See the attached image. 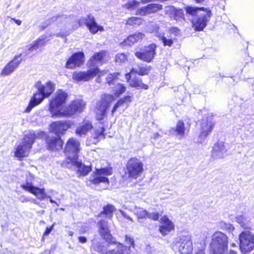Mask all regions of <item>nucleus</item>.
Segmentation results:
<instances>
[{"label":"nucleus","instance_id":"obj_59","mask_svg":"<svg viewBox=\"0 0 254 254\" xmlns=\"http://www.w3.org/2000/svg\"><path fill=\"white\" fill-rule=\"evenodd\" d=\"M11 20L15 22L18 25H20L21 24V21L18 19H16L14 18H12Z\"/></svg>","mask_w":254,"mask_h":254},{"label":"nucleus","instance_id":"obj_44","mask_svg":"<svg viewBox=\"0 0 254 254\" xmlns=\"http://www.w3.org/2000/svg\"><path fill=\"white\" fill-rule=\"evenodd\" d=\"M148 11L149 13H154L162 9V5L159 4L151 3L147 5Z\"/></svg>","mask_w":254,"mask_h":254},{"label":"nucleus","instance_id":"obj_22","mask_svg":"<svg viewBox=\"0 0 254 254\" xmlns=\"http://www.w3.org/2000/svg\"><path fill=\"white\" fill-rule=\"evenodd\" d=\"M161 220L162 225L159 227V232L163 236H166L174 229V225L166 216H163Z\"/></svg>","mask_w":254,"mask_h":254},{"label":"nucleus","instance_id":"obj_45","mask_svg":"<svg viewBox=\"0 0 254 254\" xmlns=\"http://www.w3.org/2000/svg\"><path fill=\"white\" fill-rule=\"evenodd\" d=\"M142 22V19L140 18L137 17H132L129 18L126 22L127 25H140Z\"/></svg>","mask_w":254,"mask_h":254},{"label":"nucleus","instance_id":"obj_6","mask_svg":"<svg viewBox=\"0 0 254 254\" xmlns=\"http://www.w3.org/2000/svg\"><path fill=\"white\" fill-rule=\"evenodd\" d=\"M115 100L112 95L104 94L101 97V100L97 102L95 112L98 120L101 121L105 116L106 111L111 104Z\"/></svg>","mask_w":254,"mask_h":254},{"label":"nucleus","instance_id":"obj_34","mask_svg":"<svg viewBox=\"0 0 254 254\" xmlns=\"http://www.w3.org/2000/svg\"><path fill=\"white\" fill-rule=\"evenodd\" d=\"M207 8L203 7H198L191 6H187L185 8L187 14L192 16H198L199 14L201 13L200 11L203 12Z\"/></svg>","mask_w":254,"mask_h":254},{"label":"nucleus","instance_id":"obj_25","mask_svg":"<svg viewBox=\"0 0 254 254\" xmlns=\"http://www.w3.org/2000/svg\"><path fill=\"white\" fill-rule=\"evenodd\" d=\"M46 142L48 149L51 150H59L62 148L63 145V141L59 136L48 137L47 138Z\"/></svg>","mask_w":254,"mask_h":254},{"label":"nucleus","instance_id":"obj_10","mask_svg":"<svg viewBox=\"0 0 254 254\" xmlns=\"http://www.w3.org/2000/svg\"><path fill=\"white\" fill-rule=\"evenodd\" d=\"M143 164L142 162L136 158L130 159L126 166L128 177L136 179L140 176L143 170Z\"/></svg>","mask_w":254,"mask_h":254},{"label":"nucleus","instance_id":"obj_40","mask_svg":"<svg viewBox=\"0 0 254 254\" xmlns=\"http://www.w3.org/2000/svg\"><path fill=\"white\" fill-rule=\"evenodd\" d=\"M105 129L103 127H100L98 129L95 130L93 135L94 139H96V141L98 142L100 140L105 138V134L104 131Z\"/></svg>","mask_w":254,"mask_h":254},{"label":"nucleus","instance_id":"obj_35","mask_svg":"<svg viewBox=\"0 0 254 254\" xmlns=\"http://www.w3.org/2000/svg\"><path fill=\"white\" fill-rule=\"evenodd\" d=\"M134 214L137 216V221L140 223L142 219H146L147 217L148 211L141 207L134 208Z\"/></svg>","mask_w":254,"mask_h":254},{"label":"nucleus","instance_id":"obj_41","mask_svg":"<svg viewBox=\"0 0 254 254\" xmlns=\"http://www.w3.org/2000/svg\"><path fill=\"white\" fill-rule=\"evenodd\" d=\"M106 52L104 51H101L99 52L96 53L91 57L90 61L92 62H101L103 61Z\"/></svg>","mask_w":254,"mask_h":254},{"label":"nucleus","instance_id":"obj_33","mask_svg":"<svg viewBox=\"0 0 254 254\" xmlns=\"http://www.w3.org/2000/svg\"><path fill=\"white\" fill-rule=\"evenodd\" d=\"M30 193L35 195L40 200H43L46 198H50V196L47 195L44 188L35 187Z\"/></svg>","mask_w":254,"mask_h":254},{"label":"nucleus","instance_id":"obj_49","mask_svg":"<svg viewBox=\"0 0 254 254\" xmlns=\"http://www.w3.org/2000/svg\"><path fill=\"white\" fill-rule=\"evenodd\" d=\"M160 40L163 43L164 46H171L173 43V41L171 39H168L164 36H161L160 37Z\"/></svg>","mask_w":254,"mask_h":254},{"label":"nucleus","instance_id":"obj_62","mask_svg":"<svg viewBox=\"0 0 254 254\" xmlns=\"http://www.w3.org/2000/svg\"><path fill=\"white\" fill-rule=\"evenodd\" d=\"M50 198V202H51V203H56V205H57V206H59V204H58L56 201H55L54 200H53L52 199H51V197H50V198Z\"/></svg>","mask_w":254,"mask_h":254},{"label":"nucleus","instance_id":"obj_23","mask_svg":"<svg viewBox=\"0 0 254 254\" xmlns=\"http://www.w3.org/2000/svg\"><path fill=\"white\" fill-rule=\"evenodd\" d=\"M130 74H131L130 72L127 73L126 74V77L131 87H135L137 89H143L145 90H147L148 88V85L143 83L141 78L136 77L131 78Z\"/></svg>","mask_w":254,"mask_h":254},{"label":"nucleus","instance_id":"obj_31","mask_svg":"<svg viewBox=\"0 0 254 254\" xmlns=\"http://www.w3.org/2000/svg\"><path fill=\"white\" fill-rule=\"evenodd\" d=\"M129 248L122 243H118L117 247L107 252L106 254H128Z\"/></svg>","mask_w":254,"mask_h":254},{"label":"nucleus","instance_id":"obj_19","mask_svg":"<svg viewBox=\"0 0 254 254\" xmlns=\"http://www.w3.org/2000/svg\"><path fill=\"white\" fill-rule=\"evenodd\" d=\"M72 124L69 121H57L52 123L50 125V130L59 136L63 134L71 127Z\"/></svg>","mask_w":254,"mask_h":254},{"label":"nucleus","instance_id":"obj_7","mask_svg":"<svg viewBox=\"0 0 254 254\" xmlns=\"http://www.w3.org/2000/svg\"><path fill=\"white\" fill-rule=\"evenodd\" d=\"M240 249L243 254L251 252L254 249V235L245 230L239 235Z\"/></svg>","mask_w":254,"mask_h":254},{"label":"nucleus","instance_id":"obj_15","mask_svg":"<svg viewBox=\"0 0 254 254\" xmlns=\"http://www.w3.org/2000/svg\"><path fill=\"white\" fill-rule=\"evenodd\" d=\"M98 67L91 68L86 71H75L72 74V79L76 82L87 81L99 73Z\"/></svg>","mask_w":254,"mask_h":254},{"label":"nucleus","instance_id":"obj_57","mask_svg":"<svg viewBox=\"0 0 254 254\" xmlns=\"http://www.w3.org/2000/svg\"><path fill=\"white\" fill-rule=\"evenodd\" d=\"M69 33L67 32H61L56 34L57 37H66Z\"/></svg>","mask_w":254,"mask_h":254},{"label":"nucleus","instance_id":"obj_8","mask_svg":"<svg viewBox=\"0 0 254 254\" xmlns=\"http://www.w3.org/2000/svg\"><path fill=\"white\" fill-rule=\"evenodd\" d=\"M112 174V170L109 168H103L96 169L95 172L89 178V181L94 185H99L100 183H104L105 187H107L109 183V179L106 176L111 175Z\"/></svg>","mask_w":254,"mask_h":254},{"label":"nucleus","instance_id":"obj_4","mask_svg":"<svg viewBox=\"0 0 254 254\" xmlns=\"http://www.w3.org/2000/svg\"><path fill=\"white\" fill-rule=\"evenodd\" d=\"M37 135L34 131H30L25 135L22 142L15 149L14 155L19 160L27 157L35 142Z\"/></svg>","mask_w":254,"mask_h":254},{"label":"nucleus","instance_id":"obj_51","mask_svg":"<svg viewBox=\"0 0 254 254\" xmlns=\"http://www.w3.org/2000/svg\"><path fill=\"white\" fill-rule=\"evenodd\" d=\"M159 218V214L158 212L149 213L148 212V215L147 218L153 220L154 221H157Z\"/></svg>","mask_w":254,"mask_h":254},{"label":"nucleus","instance_id":"obj_14","mask_svg":"<svg viewBox=\"0 0 254 254\" xmlns=\"http://www.w3.org/2000/svg\"><path fill=\"white\" fill-rule=\"evenodd\" d=\"M197 18L192 21L193 27L195 31H200L206 26L207 22L211 16V11L209 9L199 14Z\"/></svg>","mask_w":254,"mask_h":254},{"label":"nucleus","instance_id":"obj_26","mask_svg":"<svg viewBox=\"0 0 254 254\" xmlns=\"http://www.w3.org/2000/svg\"><path fill=\"white\" fill-rule=\"evenodd\" d=\"M166 14L170 17L177 20L180 18H184V13L182 9L176 8L174 6H167L165 9Z\"/></svg>","mask_w":254,"mask_h":254},{"label":"nucleus","instance_id":"obj_2","mask_svg":"<svg viewBox=\"0 0 254 254\" xmlns=\"http://www.w3.org/2000/svg\"><path fill=\"white\" fill-rule=\"evenodd\" d=\"M35 86L37 90L24 110V112L25 113H30L33 108L40 104L45 98L50 96L55 89V85L51 81L47 82L44 85L39 81L36 83Z\"/></svg>","mask_w":254,"mask_h":254},{"label":"nucleus","instance_id":"obj_36","mask_svg":"<svg viewBox=\"0 0 254 254\" xmlns=\"http://www.w3.org/2000/svg\"><path fill=\"white\" fill-rule=\"evenodd\" d=\"M45 41L44 39L39 38L34 41L28 49L29 51H33L42 47L45 45Z\"/></svg>","mask_w":254,"mask_h":254},{"label":"nucleus","instance_id":"obj_64","mask_svg":"<svg viewBox=\"0 0 254 254\" xmlns=\"http://www.w3.org/2000/svg\"><path fill=\"white\" fill-rule=\"evenodd\" d=\"M229 254H237V253H236V252H235L234 251H233V250H231V251H230V253H229Z\"/></svg>","mask_w":254,"mask_h":254},{"label":"nucleus","instance_id":"obj_53","mask_svg":"<svg viewBox=\"0 0 254 254\" xmlns=\"http://www.w3.org/2000/svg\"><path fill=\"white\" fill-rule=\"evenodd\" d=\"M55 224H56V223H54L51 226L46 228V229L43 234V237L47 236L49 235V234L53 230Z\"/></svg>","mask_w":254,"mask_h":254},{"label":"nucleus","instance_id":"obj_56","mask_svg":"<svg viewBox=\"0 0 254 254\" xmlns=\"http://www.w3.org/2000/svg\"><path fill=\"white\" fill-rule=\"evenodd\" d=\"M120 212L121 215L124 218L130 220L131 222H133V219L129 216H128L125 212H124V211H123L122 210H120Z\"/></svg>","mask_w":254,"mask_h":254},{"label":"nucleus","instance_id":"obj_5","mask_svg":"<svg viewBox=\"0 0 254 254\" xmlns=\"http://www.w3.org/2000/svg\"><path fill=\"white\" fill-rule=\"evenodd\" d=\"M67 97V94L64 91L61 89L57 91L55 98L50 103L49 110L52 117H63L64 109H60V108L65 103Z\"/></svg>","mask_w":254,"mask_h":254},{"label":"nucleus","instance_id":"obj_52","mask_svg":"<svg viewBox=\"0 0 254 254\" xmlns=\"http://www.w3.org/2000/svg\"><path fill=\"white\" fill-rule=\"evenodd\" d=\"M126 242L127 243V245H128L129 246H125L126 247H127L129 248V253H130V247L131 246H132L134 245V241L132 238H131L130 237L127 236V235L126 236ZM129 253H128L129 254Z\"/></svg>","mask_w":254,"mask_h":254},{"label":"nucleus","instance_id":"obj_13","mask_svg":"<svg viewBox=\"0 0 254 254\" xmlns=\"http://www.w3.org/2000/svg\"><path fill=\"white\" fill-rule=\"evenodd\" d=\"M78 23L79 26L86 25L92 34L96 33L98 31L104 30L103 27L97 24L94 17L91 14L87 15L86 17L81 18Z\"/></svg>","mask_w":254,"mask_h":254},{"label":"nucleus","instance_id":"obj_47","mask_svg":"<svg viewBox=\"0 0 254 254\" xmlns=\"http://www.w3.org/2000/svg\"><path fill=\"white\" fill-rule=\"evenodd\" d=\"M139 2L136 0L129 1L125 5L126 8L129 10H133L138 6Z\"/></svg>","mask_w":254,"mask_h":254},{"label":"nucleus","instance_id":"obj_39","mask_svg":"<svg viewBox=\"0 0 254 254\" xmlns=\"http://www.w3.org/2000/svg\"><path fill=\"white\" fill-rule=\"evenodd\" d=\"M114 87H111L112 90L114 92L115 95L118 96L124 93L126 90V87L122 84L117 83L114 85Z\"/></svg>","mask_w":254,"mask_h":254},{"label":"nucleus","instance_id":"obj_29","mask_svg":"<svg viewBox=\"0 0 254 254\" xmlns=\"http://www.w3.org/2000/svg\"><path fill=\"white\" fill-rule=\"evenodd\" d=\"M152 69L150 65L140 64L136 67L132 68L130 70L131 73H136L140 76L148 75Z\"/></svg>","mask_w":254,"mask_h":254},{"label":"nucleus","instance_id":"obj_3","mask_svg":"<svg viewBox=\"0 0 254 254\" xmlns=\"http://www.w3.org/2000/svg\"><path fill=\"white\" fill-rule=\"evenodd\" d=\"M228 239L223 233L217 231L211 238L210 251L213 254H226L228 250Z\"/></svg>","mask_w":254,"mask_h":254},{"label":"nucleus","instance_id":"obj_12","mask_svg":"<svg viewBox=\"0 0 254 254\" xmlns=\"http://www.w3.org/2000/svg\"><path fill=\"white\" fill-rule=\"evenodd\" d=\"M85 103L81 99H77L71 102L68 107H65L63 112V117H70L76 113H80L83 111Z\"/></svg>","mask_w":254,"mask_h":254},{"label":"nucleus","instance_id":"obj_11","mask_svg":"<svg viewBox=\"0 0 254 254\" xmlns=\"http://www.w3.org/2000/svg\"><path fill=\"white\" fill-rule=\"evenodd\" d=\"M156 48L155 44H151L145 46L140 51H136L135 56L139 60L147 63H150L156 55Z\"/></svg>","mask_w":254,"mask_h":254},{"label":"nucleus","instance_id":"obj_1","mask_svg":"<svg viewBox=\"0 0 254 254\" xmlns=\"http://www.w3.org/2000/svg\"><path fill=\"white\" fill-rule=\"evenodd\" d=\"M79 145L77 140L73 138L68 139L64 149L67 157L63 164L67 168L75 170L79 176H86L91 171V168L78 160Z\"/></svg>","mask_w":254,"mask_h":254},{"label":"nucleus","instance_id":"obj_38","mask_svg":"<svg viewBox=\"0 0 254 254\" xmlns=\"http://www.w3.org/2000/svg\"><path fill=\"white\" fill-rule=\"evenodd\" d=\"M187 95L188 93L184 86L180 85L178 87L176 96L179 99L183 102L185 98L187 97Z\"/></svg>","mask_w":254,"mask_h":254},{"label":"nucleus","instance_id":"obj_42","mask_svg":"<svg viewBox=\"0 0 254 254\" xmlns=\"http://www.w3.org/2000/svg\"><path fill=\"white\" fill-rule=\"evenodd\" d=\"M131 101V97L129 96H127L126 97H124V98L120 99L117 103L114 105L113 110L112 111V113L113 114L116 111L117 109L123 105V104L126 102V101Z\"/></svg>","mask_w":254,"mask_h":254},{"label":"nucleus","instance_id":"obj_28","mask_svg":"<svg viewBox=\"0 0 254 254\" xmlns=\"http://www.w3.org/2000/svg\"><path fill=\"white\" fill-rule=\"evenodd\" d=\"M236 221L245 229L251 228V218L246 213L237 215Z\"/></svg>","mask_w":254,"mask_h":254},{"label":"nucleus","instance_id":"obj_50","mask_svg":"<svg viewBox=\"0 0 254 254\" xmlns=\"http://www.w3.org/2000/svg\"><path fill=\"white\" fill-rule=\"evenodd\" d=\"M127 60V56L124 53L118 54L116 56V61L118 63H124Z\"/></svg>","mask_w":254,"mask_h":254},{"label":"nucleus","instance_id":"obj_24","mask_svg":"<svg viewBox=\"0 0 254 254\" xmlns=\"http://www.w3.org/2000/svg\"><path fill=\"white\" fill-rule=\"evenodd\" d=\"M107 72V70H103L101 71H99V73H98V77L96 79L97 82H101L102 81L101 77L107 74V76L106 77V83L110 86L112 85H115L116 81L118 80V76L119 75V73H114L112 74H108Z\"/></svg>","mask_w":254,"mask_h":254},{"label":"nucleus","instance_id":"obj_46","mask_svg":"<svg viewBox=\"0 0 254 254\" xmlns=\"http://www.w3.org/2000/svg\"><path fill=\"white\" fill-rule=\"evenodd\" d=\"M219 227L221 229L226 230L229 231H232L234 229V227L233 225L229 223H226L223 221H221L219 222Z\"/></svg>","mask_w":254,"mask_h":254},{"label":"nucleus","instance_id":"obj_30","mask_svg":"<svg viewBox=\"0 0 254 254\" xmlns=\"http://www.w3.org/2000/svg\"><path fill=\"white\" fill-rule=\"evenodd\" d=\"M92 128V124L89 121H84L82 125L77 128L76 133L81 136L85 135Z\"/></svg>","mask_w":254,"mask_h":254},{"label":"nucleus","instance_id":"obj_43","mask_svg":"<svg viewBox=\"0 0 254 254\" xmlns=\"http://www.w3.org/2000/svg\"><path fill=\"white\" fill-rule=\"evenodd\" d=\"M63 17V18H65L64 15H62V16L56 15V16H54L53 17H52L50 19H48L47 20H46L44 22L42 23V26L43 28V29H44L46 27H47L49 25H50L51 23H52L53 22H54L55 21L58 20L59 19H61Z\"/></svg>","mask_w":254,"mask_h":254},{"label":"nucleus","instance_id":"obj_20","mask_svg":"<svg viewBox=\"0 0 254 254\" xmlns=\"http://www.w3.org/2000/svg\"><path fill=\"white\" fill-rule=\"evenodd\" d=\"M214 125V123L212 116L204 117L201 122L200 137L205 138L212 131Z\"/></svg>","mask_w":254,"mask_h":254},{"label":"nucleus","instance_id":"obj_54","mask_svg":"<svg viewBox=\"0 0 254 254\" xmlns=\"http://www.w3.org/2000/svg\"><path fill=\"white\" fill-rule=\"evenodd\" d=\"M139 14L141 15H145L146 14L149 13L148 11L147 5L141 7L139 9Z\"/></svg>","mask_w":254,"mask_h":254},{"label":"nucleus","instance_id":"obj_61","mask_svg":"<svg viewBox=\"0 0 254 254\" xmlns=\"http://www.w3.org/2000/svg\"><path fill=\"white\" fill-rule=\"evenodd\" d=\"M29 201V199L28 198L24 197L23 200H21L22 202H28Z\"/></svg>","mask_w":254,"mask_h":254},{"label":"nucleus","instance_id":"obj_55","mask_svg":"<svg viewBox=\"0 0 254 254\" xmlns=\"http://www.w3.org/2000/svg\"><path fill=\"white\" fill-rule=\"evenodd\" d=\"M170 32L171 33L173 34L176 36H178L180 34V30L176 27H172L170 29Z\"/></svg>","mask_w":254,"mask_h":254},{"label":"nucleus","instance_id":"obj_32","mask_svg":"<svg viewBox=\"0 0 254 254\" xmlns=\"http://www.w3.org/2000/svg\"><path fill=\"white\" fill-rule=\"evenodd\" d=\"M115 210V207L113 205L108 204L103 207V211L100 213L99 217H101L105 215L106 218H111Z\"/></svg>","mask_w":254,"mask_h":254},{"label":"nucleus","instance_id":"obj_27","mask_svg":"<svg viewBox=\"0 0 254 254\" xmlns=\"http://www.w3.org/2000/svg\"><path fill=\"white\" fill-rule=\"evenodd\" d=\"M144 37V35L142 33H135L134 34L128 36L127 38L121 44L123 46L126 45L131 46L134 43L142 40Z\"/></svg>","mask_w":254,"mask_h":254},{"label":"nucleus","instance_id":"obj_58","mask_svg":"<svg viewBox=\"0 0 254 254\" xmlns=\"http://www.w3.org/2000/svg\"><path fill=\"white\" fill-rule=\"evenodd\" d=\"M79 242L81 243L84 244L87 242V239L85 237L80 236L78 237Z\"/></svg>","mask_w":254,"mask_h":254},{"label":"nucleus","instance_id":"obj_9","mask_svg":"<svg viewBox=\"0 0 254 254\" xmlns=\"http://www.w3.org/2000/svg\"><path fill=\"white\" fill-rule=\"evenodd\" d=\"M176 247L179 254H191L193 247L190 235H182L176 239Z\"/></svg>","mask_w":254,"mask_h":254},{"label":"nucleus","instance_id":"obj_60","mask_svg":"<svg viewBox=\"0 0 254 254\" xmlns=\"http://www.w3.org/2000/svg\"><path fill=\"white\" fill-rule=\"evenodd\" d=\"M160 136V134L158 133H154L153 134V136H152V138H154V139H156L157 138H158V137H159Z\"/></svg>","mask_w":254,"mask_h":254},{"label":"nucleus","instance_id":"obj_18","mask_svg":"<svg viewBox=\"0 0 254 254\" xmlns=\"http://www.w3.org/2000/svg\"><path fill=\"white\" fill-rule=\"evenodd\" d=\"M98 225L99 226V233L102 237L109 244H115L116 247H117L118 243H120L112 240V237L110 234L107 221L105 220H100L98 222Z\"/></svg>","mask_w":254,"mask_h":254},{"label":"nucleus","instance_id":"obj_48","mask_svg":"<svg viewBox=\"0 0 254 254\" xmlns=\"http://www.w3.org/2000/svg\"><path fill=\"white\" fill-rule=\"evenodd\" d=\"M21 188H22L24 190L28 191L29 192H31L32 189H33L35 187L32 185V184L28 181H26L25 184H23L21 185Z\"/></svg>","mask_w":254,"mask_h":254},{"label":"nucleus","instance_id":"obj_16","mask_svg":"<svg viewBox=\"0 0 254 254\" xmlns=\"http://www.w3.org/2000/svg\"><path fill=\"white\" fill-rule=\"evenodd\" d=\"M84 62V54L82 52L75 53L67 60L65 67L68 69H73L80 66Z\"/></svg>","mask_w":254,"mask_h":254},{"label":"nucleus","instance_id":"obj_37","mask_svg":"<svg viewBox=\"0 0 254 254\" xmlns=\"http://www.w3.org/2000/svg\"><path fill=\"white\" fill-rule=\"evenodd\" d=\"M185 127V124L183 122L179 121L176 125L175 132L176 134L180 136V138H182L184 136Z\"/></svg>","mask_w":254,"mask_h":254},{"label":"nucleus","instance_id":"obj_21","mask_svg":"<svg viewBox=\"0 0 254 254\" xmlns=\"http://www.w3.org/2000/svg\"><path fill=\"white\" fill-rule=\"evenodd\" d=\"M227 149L223 142H219L214 144L212 152V156L214 158H223L227 155Z\"/></svg>","mask_w":254,"mask_h":254},{"label":"nucleus","instance_id":"obj_17","mask_svg":"<svg viewBox=\"0 0 254 254\" xmlns=\"http://www.w3.org/2000/svg\"><path fill=\"white\" fill-rule=\"evenodd\" d=\"M21 56V54L15 56L13 59L10 61L4 67L0 72V75L2 76H8L14 72V71L19 66L22 61V58L19 59Z\"/></svg>","mask_w":254,"mask_h":254},{"label":"nucleus","instance_id":"obj_63","mask_svg":"<svg viewBox=\"0 0 254 254\" xmlns=\"http://www.w3.org/2000/svg\"><path fill=\"white\" fill-rule=\"evenodd\" d=\"M196 254H205V253L203 251L200 250L197 252Z\"/></svg>","mask_w":254,"mask_h":254}]
</instances>
